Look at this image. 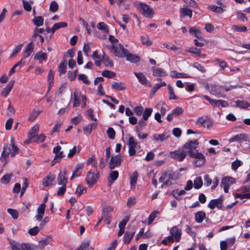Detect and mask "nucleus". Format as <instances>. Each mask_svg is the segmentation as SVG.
<instances>
[{"mask_svg":"<svg viewBox=\"0 0 250 250\" xmlns=\"http://www.w3.org/2000/svg\"><path fill=\"white\" fill-rule=\"evenodd\" d=\"M159 214V211L157 210H155L152 212L149 215L148 217V224H150L152 223V222L154 221V220L155 219V218L157 216V215Z\"/></svg>","mask_w":250,"mask_h":250,"instance_id":"nucleus-60","label":"nucleus"},{"mask_svg":"<svg viewBox=\"0 0 250 250\" xmlns=\"http://www.w3.org/2000/svg\"><path fill=\"white\" fill-rule=\"evenodd\" d=\"M234 103L235 104L234 106L241 109H246L250 107V103L245 101L237 100L234 101Z\"/></svg>","mask_w":250,"mask_h":250,"instance_id":"nucleus-21","label":"nucleus"},{"mask_svg":"<svg viewBox=\"0 0 250 250\" xmlns=\"http://www.w3.org/2000/svg\"><path fill=\"white\" fill-rule=\"evenodd\" d=\"M67 26V23L65 22H60L56 23L54 24L52 27L51 28V33L53 34L57 29L60 28L65 27Z\"/></svg>","mask_w":250,"mask_h":250,"instance_id":"nucleus-38","label":"nucleus"},{"mask_svg":"<svg viewBox=\"0 0 250 250\" xmlns=\"http://www.w3.org/2000/svg\"><path fill=\"white\" fill-rule=\"evenodd\" d=\"M189 156L192 158L196 159L197 160L206 159L203 154L198 151L190 152Z\"/></svg>","mask_w":250,"mask_h":250,"instance_id":"nucleus-47","label":"nucleus"},{"mask_svg":"<svg viewBox=\"0 0 250 250\" xmlns=\"http://www.w3.org/2000/svg\"><path fill=\"white\" fill-rule=\"evenodd\" d=\"M46 136L43 134H40L39 135H36V134H33V138L32 139V141L36 143H42L43 142Z\"/></svg>","mask_w":250,"mask_h":250,"instance_id":"nucleus-50","label":"nucleus"},{"mask_svg":"<svg viewBox=\"0 0 250 250\" xmlns=\"http://www.w3.org/2000/svg\"><path fill=\"white\" fill-rule=\"evenodd\" d=\"M180 11L183 16H188L189 18H191L192 16V10L187 7H183L180 9Z\"/></svg>","mask_w":250,"mask_h":250,"instance_id":"nucleus-48","label":"nucleus"},{"mask_svg":"<svg viewBox=\"0 0 250 250\" xmlns=\"http://www.w3.org/2000/svg\"><path fill=\"white\" fill-rule=\"evenodd\" d=\"M86 192V188L85 187L82 185H79L77 188L75 194L79 197L81 196L82 194H83Z\"/></svg>","mask_w":250,"mask_h":250,"instance_id":"nucleus-44","label":"nucleus"},{"mask_svg":"<svg viewBox=\"0 0 250 250\" xmlns=\"http://www.w3.org/2000/svg\"><path fill=\"white\" fill-rule=\"evenodd\" d=\"M7 212L11 215L13 219H17L18 218L19 213L16 209L8 208Z\"/></svg>","mask_w":250,"mask_h":250,"instance_id":"nucleus-61","label":"nucleus"},{"mask_svg":"<svg viewBox=\"0 0 250 250\" xmlns=\"http://www.w3.org/2000/svg\"><path fill=\"white\" fill-rule=\"evenodd\" d=\"M231 29L234 31L238 32H245L247 31V27L245 26L233 25L231 26Z\"/></svg>","mask_w":250,"mask_h":250,"instance_id":"nucleus-46","label":"nucleus"},{"mask_svg":"<svg viewBox=\"0 0 250 250\" xmlns=\"http://www.w3.org/2000/svg\"><path fill=\"white\" fill-rule=\"evenodd\" d=\"M135 233V231H133L132 232H129L127 231L125 232L124 235V243L125 244H128L131 241V239L133 238Z\"/></svg>","mask_w":250,"mask_h":250,"instance_id":"nucleus-31","label":"nucleus"},{"mask_svg":"<svg viewBox=\"0 0 250 250\" xmlns=\"http://www.w3.org/2000/svg\"><path fill=\"white\" fill-rule=\"evenodd\" d=\"M31 54V42H29L26 45V48L23 52V58L17 63H16L10 69L9 72V76L11 75L16 72L15 69L18 66L24 65L25 64V59L29 57Z\"/></svg>","mask_w":250,"mask_h":250,"instance_id":"nucleus-3","label":"nucleus"},{"mask_svg":"<svg viewBox=\"0 0 250 250\" xmlns=\"http://www.w3.org/2000/svg\"><path fill=\"white\" fill-rule=\"evenodd\" d=\"M123 161L120 154H118L115 156H112L109 162V167L111 169H114L116 167L120 166Z\"/></svg>","mask_w":250,"mask_h":250,"instance_id":"nucleus-9","label":"nucleus"},{"mask_svg":"<svg viewBox=\"0 0 250 250\" xmlns=\"http://www.w3.org/2000/svg\"><path fill=\"white\" fill-rule=\"evenodd\" d=\"M153 75L157 77H163L166 75L165 71L162 68L155 67L152 68Z\"/></svg>","mask_w":250,"mask_h":250,"instance_id":"nucleus-35","label":"nucleus"},{"mask_svg":"<svg viewBox=\"0 0 250 250\" xmlns=\"http://www.w3.org/2000/svg\"><path fill=\"white\" fill-rule=\"evenodd\" d=\"M142 43L146 46H150L152 44V41L148 36H142L140 38Z\"/></svg>","mask_w":250,"mask_h":250,"instance_id":"nucleus-43","label":"nucleus"},{"mask_svg":"<svg viewBox=\"0 0 250 250\" xmlns=\"http://www.w3.org/2000/svg\"><path fill=\"white\" fill-rule=\"evenodd\" d=\"M82 100L81 95H78L77 92H74V103L73 107H78L80 105V101Z\"/></svg>","mask_w":250,"mask_h":250,"instance_id":"nucleus-41","label":"nucleus"},{"mask_svg":"<svg viewBox=\"0 0 250 250\" xmlns=\"http://www.w3.org/2000/svg\"><path fill=\"white\" fill-rule=\"evenodd\" d=\"M138 177V173L137 171H134L132 175L130 177V186L131 189L135 188Z\"/></svg>","mask_w":250,"mask_h":250,"instance_id":"nucleus-30","label":"nucleus"},{"mask_svg":"<svg viewBox=\"0 0 250 250\" xmlns=\"http://www.w3.org/2000/svg\"><path fill=\"white\" fill-rule=\"evenodd\" d=\"M168 92L169 94V100H177L178 98L175 95L174 92V89L172 86L170 84L167 85Z\"/></svg>","mask_w":250,"mask_h":250,"instance_id":"nucleus-53","label":"nucleus"},{"mask_svg":"<svg viewBox=\"0 0 250 250\" xmlns=\"http://www.w3.org/2000/svg\"><path fill=\"white\" fill-rule=\"evenodd\" d=\"M114 208L112 206H107L104 208L103 209L102 214V220H104L106 221V224L109 225L111 221V216L109 215V213L113 210Z\"/></svg>","mask_w":250,"mask_h":250,"instance_id":"nucleus-11","label":"nucleus"},{"mask_svg":"<svg viewBox=\"0 0 250 250\" xmlns=\"http://www.w3.org/2000/svg\"><path fill=\"white\" fill-rule=\"evenodd\" d=\"M108 137L111 139H114L115 136V131L112 127H109L106 131Z\"/></svg>","mask_w":250,"mask_h":250,"instance_id":"nucleus-64","label":"nucleus"},{"mask_svg":"<svg viewBox=\"0 0 250 250\" xmlns=\"http://www.w3.org/2000/svg\"><path fill=\"white\" fill-rule=\"evenodd\" d=\"M199 146V142L197 140H189L187 142L183 147H184V149H188V151L190 154V152H194L197 147Z\"/></svg>","mask_w":250,"mask_h":250,"instance_id":"nucleus-12","label":"nucleus"},{"mask_svg":"<svg viewBox=\"0 0 250 250\" xmlns=\"http://www.w3.org/2000/svg\"><path fill=\"white\" fill-rule=\"evenodd\" d=\"M172 78H187L191 77L184 73H178L176 71H172L171 73Z\"/></svg>","mask_w":250,"mask_h":250,"instance_id":"nucleus-37","label":"nucleus"},{"mask_svg":"<svg viewBox=\"0 0 250 250\" xmlns=\"http://www.w3.org/2000/svg\"><path fill=\"white\" fill-rule=\"evenodd\" d=\"M138 142L132 136H130L128 139V153L129 156H134L136 154L135 148L138 146Z\"/></svg>","mask_w":250,"mask_h":250,"instance_id":"nucleus-8","label":"nucleus"},{"mask_svg":"<svg viewBox=\"0 0 250 250\" xmlns=\"http://www.w3.org/2000/svg\"><path fill=\"white\" fill-rule=\"evenodd\" d=\"M111 86L113 89L118 91L124 90L126 89L125 83L122 82H113Z\"/></svg>","mask_w":250,"mask_h":250,"instance_id":"nucleus-28","label":"nucleus"},{"mask_svg":"<svg viewBox=\"0 0 250 250\" xmlns=\"http://www.w3.org/2000/svg\"><path fill=\"white\" fill-rule=\"evenodd\" d=\"M222 204L223 198L219 197L218 199L211 200L208 204V207L211 209H214L215 207L220 209L222 208Z\"/></svg>","mask_w":250,"mask_h":250,"instance_id":"nucleus-13","label":"nucleus"},{"mask_svg":"<svg viewBox=\"0 0 250 250\" xmlns=\"http://www.w3.org/2000/svg\"><path fill=\"white\" fill-rule=\"evenodd\" d=\"M23 206L21 208V211L24 216L29 214L30 211L31 204L30 202H24L23 203Z\"/></svg>","mask_w":250,"mask_h":250,"instance_id":"nucleus-39","label":"nucleus"},{"mask_svg":"<svg viewBox=\"0 0 250 250\" xmlns=\"http://www.w3.org/2000/svg\"><path fill=\"white\" fill-rule=\"evenodd\" d=\"M202 98H204L208 101L212 106L214 107L219 106V104H220V100L212 99L207 95H203L202 96Z\"/></svg>","mask_w":250,"mask_h":250,"instance_id":"nucleus-36","label":"nucleus"},{"mask_svg":"<svg viewBox=\"0 0 250 250\" xmlns=\"http://www.w3.org/2000/svg\"><path fill=\"white\" fill-rule=\"evenodd\" d=\"M153 139L155 141H164L169 137V135L167 133L164 132L161 134H154L153 135Z\"/></svg>","mask_w":250,"mask_h":250,"instance_id":"nucleus-34","label":"nucleus"},{"mask_svg":"<svg viewBox=\"0 0 250 250\" xmlns=\"http://www.w3.org/2000/svg\"><path fill=\"white\" fill-rule=\"evenodd\" d=\"M11 150L10 146H9L8 145H4L3 150L1 153L0 160L2 162H3L4 160H6V158L8 157V155L11 154Z\"/></svg>","mask_w":250,"mask_h":250,"instance_id":"nucleus-22","label":"nucleus"},{"mask_svg":"<svg viewBox=\"0 0 250 250\" xmlns=\"http://www.w3.org/2000/svg\"><path fill=\"white\" fill-rule=\"evenodd\" d=\"M177 179V175L170 170H167L164 171L159 179V181L163 183L161 187L164 188L167 186L170 185L171 183L170 180H175Z\"/></svg>","mask_w":250,"mask_h":250,"instance_id":"nucleus-1","label":"nucleus"},{"mask_svg":"<svg viewBox=\"0 0 250 250\" xmlns=\"http://www.w3.org/2000/svg\"><path fill=\"white\" fill-rule=\"evenodd\" d=\"M206 214L203 211H199L195 213V220L198 223H201L205 219Z\"/></svg>","mask_w":250,"mask_h":250,"instance_id":"nucleus-25","label":"nucleus"},{"mask_svg":"<svg viewBox=\"0 0 250 250\" xmlns=\"http://www.w3.org/2000/svg\"><path fill=\"white\" fill-rule=\"evenodd\" d=\"M138 8L146 18H151L154 14V12L149 5L144 2H140L138 4Z\"/></svg>","mask_w":250,"mask_h":250,"instance_id":"nucleus-5","label":"nucleus"},{"mask_svg":"<svg viewBox=\"0 0 250 250\" xmlns=\"http://www.w3.org/2000/svg\"><path fill=\"white\" fill-rule=\"evenodd\" d=\"M10 244L12 250H31V246L28 243H23L20 244L15 241L12 240L10 242Z\"/></svg>","mask_w":250,"mask_h":250,"instance_id":"nucleus-7","label":"nucleus"},{"mask_svg":"<svg viewBox=\"0 0 250 250\" xmlns=\"http://www.w3.org/2000/svg\"><path fill=\"white\" fill-rule=\"evenodd\" d=\"M102 62H103L104 66L107 67H112L113 66V62L112 60L108 56L104 55L103 52L102 56Z\"/></svg>","mask_w":250,"mask_h":250,"instance_id":"nucleus-27","label":"nucleus"},{"mask_svg":"<svg viewBox=\"0 0 250 250\" xmlns=\"http://www.w3.org/2000/svg\"><path fill=\"white\" fill-rule=\"evenodd\" d=\"M97 127L96 123H92L91 124L88 125L87 126H85L83 128V132L86 135H89L92 131L95 129H96Z\"/></svg>","mask_w":250,"mask_h":250,"instance_id":"nucleus-32","label":"nucleus"},{"mask_svg":"<svg viewBox=\"0 0 250 250\" xmlns=\"http://www.w3.org/2000/svg\"><path fill=\"white\" fill-rule=\"evenodd\" d=\"M47 59V55L46 53L43 52L42 51H40L36 53L34 57L35 60L39 61L41 63H42L43 61H46Z\"/></svg>","mask_w":250,"mask_h":250,"instance_id":"nucleus-19","label":"nucleus"},{"mask_svg":"<svg viewBox=\"0 0 250 250\" xmlns=\"http://www.w3.org/2000/svg\"><path fill=\"white\" fill-rule=\"evenodd\" d=\"M134 74L141 84L149 87L151 86L150 82L147 80L143 73L141 72H134Z\"/></svg>","mask_w":250,"mask_h":250,"instance_id":"nucleus-15","label":"nucleus"},{"mask_svg":"<svg viewBox=\"0 0 250 250\" xmlns=\"http://www.w3.org/2000/svg\"><path fill=\"white\" fill-rule=\"evenodd\" d=\"M59 9V5L55 1H52L49 6V10L52 12H56Z\"/></svg>","mask_w":250,"mask_h":250,"instance_id":"nucleus-59","label":"nucleus"},{"mask_svg":"<svg viewBox=\"0 0 250 250\" xmlns=\"http://www.w3.org/2000/svg\"><path fill=\"white\" fill-rule=\"evenodd\" d=\"M125 57L126 58V61L131 63H137L140 61V57L136 55L130 53L128 50L125 54Z\"/></svg>","mask_w":250,"mask_h":250,"instance_id":"nucleus-18","label":"nucleus"},{"mask_svg":"<svg viewBox=\"0 0 250 250\" xmlns=\"http://www.w3.org/2000/svg\"><path fill=\"white\" fill-rule=\"evenodd\" d=\"M236 85H230L228 87H225L223 86H219L216 85H214L211 86L209 89V92L210 94L214 95L217 98H225L226 97V95H223L222 93V90H224L226 91H228L232 89L236 88Z\"/></svg>","mask_w":250,"mask_h":250,"instance_id":"nucleus-2","label":"nucleus"},{"mask_svg":"<svg viewBox=\"0 0 250 250\" xmlns=\"http://www.w3.org/2000/svg\"><path fill=\"white\" fill-rule=\"evenodd\" d=\"M32 21L36 26H41L43 25L44 20L41 16H35Z\"/></svg>","mask_w":250,"mask_h":250,"instance_id":"nucleus-42","label":"nucleus"},{"mask_svg":"<svg viewBox=\"0 0 250 250\" xmlns=\"http://www.w3.org/2000/svg\"><path fill=\"white\" fill-rule=\"evenodd\" d=\"M46 205L44 203L41 204L37 208V214L35 215V219L39 221L42 220L43 215L44 213Z\"/></svg>","mask_w":250,"mask_h":250,"instance_id":"nucleus-17","label":"nucleus"},{"mask_svg":"<svg viewBox=\"0 0 250 250\" xmlns=\"http://www.w3.org/2000/svg\"><path fill=\"white\" fill-rule=\"evenodd\" d=\"M78 79L79 80L82 81L85 84H89L90 83V81L88 80L87 76L85 74H80L78 76Z\"/></svg>","mask_w":250,"mask_h":250,"instance_id":"nucleus-62","label":"nucleus"},{"mask_svg":"<svg viewBox=\"0 0 250 250\" xmlns=\"http://www.w3.org/2000/svg\"><path fill=\"white\" fill-rule=\"evenodd\" d=\"M83 167V164H78L76 167L75 170L73 171L72 176L70 178V180H72L74 178L78 177L81 175L82 168Z\"/></svg>","mask_w":250,"mask_h":250,"instance_id":"nucleus-23","label":"nucleus"},{"mask_svg":"<svg viewBox=\"0 0 250 250\" xmlns=\"http://www.w3.org/2000/svg\"><path fill=\"white\" fill-rule=\"evenodd\" d=\"M186 51L192 54H196L198 56L202 58H204L205 57V55L201 53V50L200 49L191 47L189 49L186 50Z\"/></svg>","mask_w":250,"mask_h":250,"instance_id":"nucleus-40","label":"nucleus"},{"mask_svg":"<svg viewBox=\"0 0 250 250\" xmlns=\"http://www.w3.org/2000/svg\"><path fill=\"white\" fill-rule=\"evenodd\" d=\"M203 185V181L201 177H197L194 180V187L196 189H199Z\"/></svg>","mask_w":250,"mask_h":250,"instance_id":"nucleus-52","label":"nucleus"},{"mask_svg":"<svg viewBox=\"0 0 250 250\" xmlns=\"http://www.w3.org/2000/svg\"><path fill=\"white\" fill-rule=\"evenodd\" d=\"M152 112V109L151 108H146L145 109L143 114V118L145 120H147L149 117Z\"/></svg>","mask_w":250,"mask_h":250,"instance_id":"nucleus-57","label":"nucleus"},{"mask_svg":"<svg viewBox=\"0 0 250 250\" xmlns=\"http://www.w3.org/2000/svg\"><path fill=\"white\" fill-rule=\"evenodd\" d=\"M102 75L103 77L108 78H113L115 77L116 74L114 72L109 70H104L102 72Z\"/></svg>","mask_w":250,"mask_h":250,"instance_id":"nucleus-55","label":"nucleus"},{"mask_svg":"<svg viewBox=\"0 0 250 250\" xmlns=\"http://www.w3.org/2000/svg\"><path fill=\"white\" fill-rule=\"evenodd\" d=\"M97 27L98 29L104 31L105 32H108V28L107 25L103 22H101L98 23Z\"/></svg>","mask_w":250,"mask_h":250,"instance_id":"nucleus-58","label":"nucleus"},{"mask_svg":"<svg viewBox=\"0 0 250 250\" xmlns=\"http://www.w3.org/2000/svg\"><path fill=\"white\" fill-rule=\"evenodd\" d=\"M92 249L90 247L89 242L88 241H83L80 247L76 250H92Z\"/></svg>","mask_w":250,"mask_h":250,"instance_id":"nucleus-51","label":"nucleus"},{"mask_svg":"<svg viewBox=\"0 0 250 250\" xmlns=\"http://www.w3.org/2000/svg\"><path fill=\"white\" fill-rule=\"evenodd\" d=\"M129 216H126L121 222L119 224V228L125 229V227L129 220Z\"/></svg>","mask_w":250,"mask_h":250,"instance_id":"nucleus-63","label":"nucleus"},{"mask_svg":"<svg viewBox=\"0 0 250 250\" xmlns=\"http://www.w3.org/2000/svg\"><path fill=\"white\" fill-rule=\"evenodd\" d=\"M66 62L65 61H62L59 66V72L60 75L64 74L66 72Z\"/></svg>","mask_w":250,"mask_h":250,"instance_id":"nucleus-49","label":"nucleus"},{"mask_svg":"<svg viewBox=\"0 0 250 250\" xmlns=\"http://www.w3.org/2000/svg\"><path fill=\"white\" fill-rule=\"evenodd\" d=\"M14 83L15 82L13 80L11 81L8 83L7 86L4 88L2 91L1 95L2 96L6 97L8 95L13 88Z\"/></svg>","mask_w":250,"mask_h":250,"instance_id":"nucleus-24","label":"nucleus"},{"mask_svg":"<svg viewBox=\"0 0 250 250\" xmlns=\"http://www.w3.org/2000/svg\"><path fill=\"white\" fill-rule=\"evenodd\" d=\"M170 233L172 235L176 242H179L181 237V230L177 226L172 227L170 230Z\"/></svg>","mask_w":250,"mask_h":250,"instance_id":"nucleus-16","label":"nucleus"},{"mask_svg":"<svg viewBox=\"0 0 250 250\" xmlns=\"http://www.w3.org/2000/svg\"><path fill=\"white\" fill-rule=\"evenodd\" d=\"M98 178L99 173H94L89 171L86 177V183L89 187H92L97 182Z\"/></svg>","mask_w":250,"mask_h":250,"instance_id":"nucleus-10","label":"nucleus"},{"mask_svg":"<svg viewBox=\"0 0 250 250\" xmlns=\"http://www.w3.org/2000/svg\"><path fill=\"white\" fill-rule=\"evenodd\" d=\"M58 184L59 185L66 186L67 183V177L66 171L63 170L61 171L57 177Z\"/></svg>","mask_w":250,"mask_h":250,"instance_id":"nucleus-14","label":"nucleus"},{"mask_svg":"<svg viewBox=\"0 0 250 250\" xmlns=\"http://www.w3.org/2000/svg\"><path fill=\"white\" fill-rule=\"evenodd\" d=\"M108 48L115 56L119 58H124L127 51L120 43L116 45L112 44L108 46Z\"/></svg>","mask_w":250,"mask_h":250,"instance_id":"nucleus-4","label":"nucleus"},{"mask_svg":"<svg viewBox=\"0 0 250 250\" xmlns=\"http://www.w3.org/2000/svg\"><path fill=\"white\" fill-rule=\"evenodd\" d=\"M208 118L207 116L199 117L197 120V121L196 122V124L198 125L204 127V126H205V124H206V122H207V121Z\"/></svg>","mask_w":250,"mask_h":250,"instance_id":"nucleus-56","label":"nucleus"},{"mask_svg":"<svg viewBox=\"0 0 250 250\" xmlns=\"http://www.w3.org/2000/svg\"><path fill=\"white\" fill-rule=\"evenodd\" d=\"M12 175L11 173L3 175L0 179L1 183L5 185L7 184L10 182Z\"/></svg>","mask_w":250,"mask_h":250,"instance_id":"nucleus-54","label":"nucleus"},{"mask_svg":"<svg viewBox=\"0 0 250 250\" xmlns=\"http://www.w3.org/2000/svg\"><path fill=\"white\" fill-rule=\"evenodd\" d=\"M186 155L187 152L183 146L176 150L170 152L169 153V156L171 158L180 162L183 161Z\"/></svg>","mask_w":250,"mask_h":250,"instance_id":"nucleus-6","label":"nucleus"},{"mask_svg":"<svg viewBox=\"0 0 250 250\" xmlns=\"http://www.w3.org/2000/svg\"><path fill=\"white\" fill-rule=\"evenodd\" d=\"M248 140V137L247 135L244 133H241L239 134H237L234 137H231L229 139V142L232 143L233 142H242V141H247Z\"/></svg>","mask_w":250,"mask_h":250,"instance_id":"nucleus-20","label":"nucleus"},{"mask_svg":"<svg viewBox=\"0 0 250 250\" xmlns=\"http://www.w3.org/2000/svg\"><path fill=\"white\" fill-rule=\"evenodd\" d=\"M51 241H52V239L49 237H46L42 239L38 243V245L39 246L40 249L41 250L43 249L45 246L49 244L51 242Z\"/></svg>","mask_w":250,"mask_h":250,"instance_id":"nucleus-33","label":"nucleus"},{"mask_svg":"<svg viewBox=\"0 0 250 250\" xmlns=\"http://www.w3.org/2000/svg\"><path fill=\"white\" fill-rule=\"evenodd\" d=\"M55 176L54 175H49L43 179L42 184L44 187H48L52 185V182L54 180Z\"/></svg>","mask_w":250,"mask_h":250,"instance_id":"nucleus-29","label":"nucleus"},{"mask_svg":"<svg viewBox=\"0 0 250 250\" xmlns=\"http://www.w3.org/2000/svg\"><path fill=\"white\" fill-rule=\"evenodd\" d=\"M235 182L234 179L231 177H225L222 179L220 186L229 187Z\"/></svg>","mask_w":250,"mask_h":250,"instance_id":"nucleus-26","label":"nucleus"},{"mask_svg":"<svg viewBox=\"0 0 250 250\" xmlns=\"http://www.w3.org/2000/svg\"><path fill=\"white\" fill-rule=\"evenodd\" d=\"M208 8L209 10L217 13H222L225 11V9H223L222 7L217 6L215 5H209Z\"/></svg>","mask_w":250,"mask_h":250,"instance_id":"nucleus-45","label":"nucleus"}]
</instances>
